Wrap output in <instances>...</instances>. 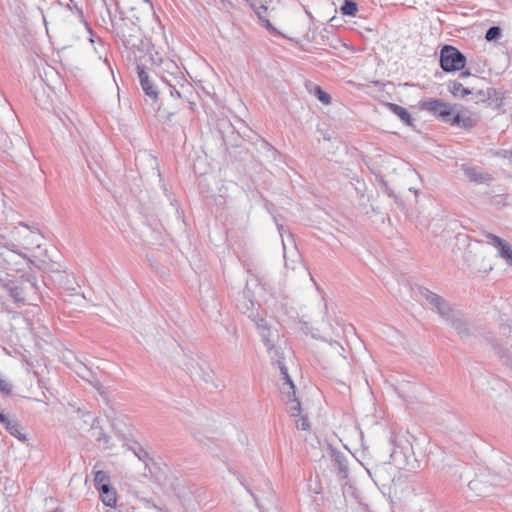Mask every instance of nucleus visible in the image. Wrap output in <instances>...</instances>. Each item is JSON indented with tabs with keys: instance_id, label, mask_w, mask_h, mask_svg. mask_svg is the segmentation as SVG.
Masks as SVG:
<instances>
[{
	"instance_id": "obj_21",
	"label": "nucleus",
	"mask_w": 512,
	"mask_h": 512,
	"mask_svg": "<svg viewBox=\"0 0 512 512\" xmlns=\"http://www.w3.org/2000/svg\"><path fill=\"white\" fill-rule=\"evenodd\" d=\"M486 238L488 244L498 248L499 256L503 253L505 249L509 247V245L503 239L492 233H488L486 235Z\"/></svg>"
},
{
	"instance_id": "obj_17",
	"label": "nucleus",
	"mask_w": 512,
	"mask_h": 512,
	"mask_svg": "<svg viewBox=\"0 0 512 512\" xmlns=\"http://www.w3.org/2000/svg\"><path fill=\"white\" fill-rule=\"evenodd\" d=\"M448 90L454 97L465 98L466 96L474 93V87H464L461 82L451 81L448 84Z\"/></svg>"
},
{
	"instance_id": "obj_46",
	"label": "nucleus",
	"mask_w": 512,
	"mask_h": 512,
	"mask_svg": "<svg viewBox=\"0 0 512 512\" xmlns=\"http://www.w3.org/2000/svg\"><path fill=\"white\" fill-rule=\"evenodd\" d=\"M282 228H283V226H282V225H278V229H279V231H281V230H282Z\"/></svg>"
},
{
	"instance_id": "obj_36",
	"label": "nucleus",
	"mask_w": 512,
	"mask_h": 512,
	"mask_svg": "<svg viewBox=\"0 0 512 512\" xmlns=\"http://www.w3.org/2000/svg\"><path fill=\"white\" fill-rule=\"evenodd\" d=\"M94 50L99 55V58L101 59L103 56V53L105 52V47L100 38H98V46L94 45Z\"/></svg>"
},
{
	"instance_id": "obj_43",
	"label": "nucleus",
	"mask_w": 512,
	"mask_h": 512,
	"mask_svg": "<svg viewBox=\"0 0 512 512\" xmlns=\"http://www.w3.org/2000/svg\"><path fill=\"white\" fill-rule=\"evenodd\" d=\"M90 42L94 45L95 44V39L93 38V35H91L90 37Z\"/></svg>"
},
{
	"instance_id": "obj_19",
	"label": "nucleus",
	"mask_w": 512,
	"mask_h": 512,
	"mask_svg": "<svg viewBox=\"0 0 512 512\" xmlns=\"http://www.w3.org/2000/svg\"><path fill=\"white\" fill-rule=\"evenodd\" d=\"M176 80L175 83H172L170 90V95L175 98L182 97V90L184 88L190 87V83L185 79L184 76L174 77Z\"/></svg>"
},
{
	"instance_id": "obj_12",
	"label": "nucleus",
	"mask_w": 512,
	"mask_h": 512,
	"mask_svg": "<svg viewBox=\"0 0 512 512\" xmlns=\"http://www.w3.org/2000/svg\"><path fill=\"white\" fill-rule=\"evenodd\" d=\"M329 455L333 465L337 468V473L341 479L348 477V460L344 453L336 448L329 447Z\"/></svg>"
},
{
	"instance_id": "obj_2",
	"label": "nucleus",
	"mask_w": 512,
	"mask_h": 512,
	"mask_svg": "<svg viewBox=\"0 0 512 512\" xmlns=\"http://www.w3.org/2000/svg\"><path fill=\"white\" fill-rule=\"evenodd\" d=\"M267 350L269 352L272 363L277 364L282 375L283 382L280 386V391L283 396V400L286 403L287 411L291 417L300 416L302 411L301 403L296 397L295 385L291 380V377L288 374V369L283 362V354L274 344L272 345V349L267 348Z\"/></svg>"
},
{
	"instance_id": "obj_42",
	"label": "nucleus",
	"mask_w": 512,
	"mask_h": 512,
	"mask_svg": "<svg viewBox=\"0 0 512 512\" xmlns=\"http://www.w3.org/2000/svg\"><path fill=\"white\" fill-rule=\"evenodd\" d=\"M158 112H159V116H160V117H164L162 113H164V112H165V110H162V108H161V107H159V108H158Z\"/></svg>"
},
{
	"instance_id": "obj_23",
	"label": "nucleus",
	"mask_w": 512,
	"mask_h": 512,
	"mask_svg": "<svg viewBox=\"0 0 512 512\" xmlns=\"http://www.w3.org/2000/svg\"><path fill=\"white\" fill-rule=\"evenodd\" d=\"M464 174L471 182L482 183L487 180L485 175L473 167L464 168Z\"/></svg>"
},
{
	"instance_id": "obj_40",
	"label": "nucleus",
	"mask_w": 512,
	"mask_h": 512,
	"mask_svg": "<svg viewBox=\"0 0 512 512\" xmlns=\"http://www.w3.org/2000/svg\"><path fill=\"white\" fill-rule=\"evenodd\" d=\"M469 75H470V73H469V72H461L460 77H461V78H465V77H467V76H469Z\"/></svg>"
},
{
	"instance_id": "obj_34",
	"label": "nucleus",
	"mask_w": 512,
	"mask_h": 512,
	"mask_svg": "<svg viewBox=\"0 0 512 512\" xmlns=\"http://www.w3.org/2000/svg\"><path fill=\"white\" fill-rule=\"evenodd\" d=\"M296 427L300 430L307 431L310 428V423L305 416H301V418L297 421Z\"/></svg>"
},
{
	"instance_id": "obj_3",
	"label": "nucleus",
	"mask_w": 512,
	"mask_h": 512,
	"mask_svg": "<svg viewBox=\"0 0 512 512\" xmlns=\"http://www.w3.org/2000/svg\"><path fill=\"white\" fill-rule=\"evenodd\" d=\"M419 107L421 110L429 112L432 116L447 124H450L455 109L463 108L462 105L450 104L442 99L435 98L420 101Z\"/></svg>"
},
{
	"instance_id": "obj_8",
	"label": "nucleus",
	"mask_w": 512,
	"mask_h": 512,
	"mask_svg": "<svg viewBox=\"0 0 512 512\" xmlns=\"http://www.w3.org/2000/svg\"><path fill=\"white\" fill-rule=\"evenodd\" d=\"M137 64V74L138 78L141 84V87L145 94L149 96L154 102L158 99V91L152 81L149 79V76L147 72L145 71V66L143 64H140V62Z\"/></svg>"
},
{
	"instance_id": "obj_7",
	"label": "nucleus",
	"mask_w": 512,
	"mask_h": 512,
	"mask_svg": "<svg viewBox=\"0 0 512 512\" xmlns=\"http://www.w3.org/2000/svg\"><path fill=\"white\" fill-rule=\"evenodd\" d=\"M470 95L475 103L488 102L490 105H494L495 107H500L503 101V94L493 87H488L486 89H476L474 87V93H471Z\"/></svg>"
},
{
	"instance_id": "obj_14",
	"label": "nucleus",
	"mask_w": 512,
	"mask_h": 512,
	"mask_svg": "<svg viewBox=\"0 0 512 512\" xmlns=\"http://www.w3.org/2000/svg\"><path fill=\"white\" fill-rule=\"evenodd\" d=\"M444 321L451 325L459 335L468 336L470 334L469 328L459 312L453 311Z\"/></svg>"
},
{
	"instance_id": "obj_28",
	"label": "nucleus",
	"mask_w": 512,
	"mask_h": 512,
	"mask_svg": "<svg viewBox=\"0 0 512 512\" xmlns=\"http://www.w3.org/2000/svg\"><path fill=\"white\" fill-rule=\"evenodd\" d=\"M116 436L124 442L123 446L125 447H128L129 444H133V441H136L130 428L127 429V432H123L118 429L116 431Z\"/></svg>"
},
{
	"instance_id": "obj_4",
	"label": "nucleus",
	"mask_w": 512,
	"mask_h": 512,
	"mask_svg": "<svg viewBox=\"0 0 512 512\" xmlns=\"http://www.w3.org/2000/svg\"><path fill=\"white\" fill-rule=\"evenodd\" d=\"M466 65V57L457 48L445 45L440 51V66L445 72L462 70Z\"/></svg>"
},
{
	"instance_id": "obj_35",
	"label": "nucleus",
	"mask_w": 512,
	"mask_h": 512,
	"mask_svg": "<svg viewBox=\"0 0 512 512\" xmlns=\"http://www.w3.org/2000/svg\"><path fill=\"white\" fill-rule=\"evenodd\" d=\"M500 257L505 259L509 266H512V249L510 246L503 251Z\"/></svg>"
},
{
	"instance_id": "obj_41",
	"label": "nucleus",
	"mask_w": 512,
	"mask_h": 512,
	"mask_svg": "<svg viewBox=\"0 0 512 512\" xmlns=\"http://www.w3.org/2000/svg\"><path fill=\"white\" fill-rule=\"evenodd\" d=\"M12 296L16 299V301H21L22 300V299L18 298V294L14 293V291H12Z\"/></svg>"
},
{
	"instance_id": "obj_6",
	"label": "nucleus",
	"mask_w": 512,
	"mask_h": 512,
	"mask_svg": "<svg viewBox=\"0 0 512 512\" xmlns=\"http://www.w3.org/2000/svg\"><path fill=\"white\" fill-rule=\"evenodd\" d=\"M502 330L504 334L508 331L509 335L504 342L497 341L493 343V348L501 361L505 365L512 367V329L510 326H505Z\"/></svg>"
},
{
	"instance_id": "obj_44",
	"label": "nucleus",
	"mask_w": 512,
	"mask_h": 512,
	"mask_svg": "<svg viewBox=\"0 0 512 512\" xmlns=\"http://www.w3.org/2000/svg\"><path fill=\"white\" fill-rule=\"evenodd\" d=\"M174 114V112H168L167 113V119L169 120L170 119V116H172Z\"/></svg>"
},
{
	"instance_id": "obj_20",
	"label": "nucleus",
	"mask_w": 512,
	"mask_h": 512,
	"mask_svg": "<svg viewBox=\"0 0 512 512\" xmlns=\"http://www.w3.org/2000/svg\"><path fill=\"white\" fill-rule=\"evenodd\" d=\"M160 67L162 68L163 75H165V74H166V76L174 75V77L184 76L183 73L181 72L179 66L177 65V63L168 58H165L163 63H161Z\"/></svg>"
},
{
	"instance_id": "obj_13",
	"label": "nucleus",
	"mask_w": 512,
	"mask_h": 512,
	"mask_svg": "<svg viewBox=\"0 0 512 512\" xmlns=\"http://www.w3.org/2000/svg\"><path fill=\"white\" fill-rule=\"evenodd\" d=\"M14 234L23 239L21 247L25 250L30 249L32 246L39 247L40 234L37 231L30 230L28 226L23 225V230H17Z\"/></svg>"
},
{
	"instance_id": "obj_38",
	"label": "nucleus",
	"mask_w": 512,
	"mask_h": 512,
	"mask_svg": "<svg viewBox=\"0 0 512 512\" xmlns=\"http://www.w3.org/2000/svg\"><path fill=\"white\" fill-rule=\"evenodd\" d=\"M162 81L169 87L171 88V85L172 83H175V79H174V75H170V76H166V75H162Z\"/></svg>"
},
{
	"instance_id": "obj_37",
	"label": "nucleus",
	"mask_w": 512,
	"mask_h": 512,
	"mask_svg": "<svg viewBox=\"0 0 512 512\" xmlns=\"http://www.w3.org/2000/svg\"><path fill=\"white\" fill-rule=\"evenodd\" d=\"M95 488L98 490V492L101 496L103 493L108 492L113 487L111 486L110 483H106V484H102V485H96Z\"/></svg>"
},
{
	"instance_id": "obj_5",
	"label": "nucleus",
	"mask_w": 512,
	"mask_h": 512,
	"mask_svg": "<svg viewBox=\"0 0 512 512\" xmlns=\"http://www.w3.org/2000/svg\"><path fill=\"white\" fill-rule=\"evenodd\" d=\"M419 292L420 295L429 303L431 308L435 310L443 320H445L454 311L444 298L429 289L420 288Z\"/></svg>"
},
{
	"instance_id": "obj_10",
	"label": "nucleus",
	"mask_w": 512,
	"mask_h": 512,
	"mask_svg": "<svg viewBox=\"0 0 512 512\" xmlns=\"http://www.w3.org/2000/svg\"><path fill=\"white\" fill-rule=\"evenodd\" d=\"M0 423L5 427L10 435L19 441L25 443L28 440L26 434L22 432V426L16 419H12L4 413L3 415H0Z\"/></svg>"
},
{
	"instance_id": "obj_16",
	"label": "nucleus",
	"mask_w": 512,
	"mask_h": 512,
	"mask_svg": "<svg viewBox=\"0 0 512 512\" xmlns=\"http://www.w3.org/2000/svg\"><path fill=\"white\" fill-rule=\"evenodd\" d=\"M250 6L258 16L259 20L265 25V27L270 31H274L275 28L272 26L271 22L266 18L268 7L260 2H252Z\"/></svg>"
},
{
	"instance_id": "obj_39",
	"label": "nucleus",
	"mask_w": 512,
	"mask_h": 512,
	"mask_svg": "<svg viewBox=\"0 0 512 512\" xmlns=\"http://www.w3.org/2000/svg\"><path fill=\"white\" fill-rule=\"evenodd\" d=\"M378 181H379V183L381 184V186L384 188V191H385L389 196H391V195H392V191L389 189L387 182L383 179V177H382V176L378 178Z\"/></svg>"
},
{
	"instance_id": "obj_25",
	"label": "nucleus",
	"mask_w": 512,
	"mask_h": 512,
	"mask_svg": "<svg viewBox=\"0 0 512 512\" xmlns=\"http://www.w3.org/2000/svg\"><path fill=\"white\" fill-rule=\"evenodd\" d=\"M340 10L343 15L353 17L358 11L357 3L353 0H345Z\"/></svg>"
},
{
	"instance_id": "obj_45",
	"label": "nucleus",
	"mask_w": 512,
	"mask_h": 512,
	"mask_svg": "<svg viewBox=\"0 0 512 512\" xmlns=\"http://www.w3.org/2000/svg\"><path fill=\"white\" fill-rule=\"evenodd\" d=\"M410 191H413L415 194H417V193H418V191H417V190H414L413 188H410Z\"/></svg>"
},
{
	"instance_id": "obj_33",
	"label": "nucleus",
	"mask_w": 512,
	"mask_h": 512,
	"mask_svg": "<svg viewBox=\"0 0 512 512\" xmlns=\"http://www.w3.org/2000/svg\"><path fill=\"white\" fill-rule=\"evenodd\" d=\"M293 254H294V256H295V259H293V260L291 261V264H289L288 259H287V255H286V253H285V252H284V259H285V265H286L287 267H290L291 269H293V270H294V269L296 268V264H297V263H300V258H301V256H300V254H299L297 251H295Z\"/></svg>"
},
{
	"instance_id": "obj_24",
	"label": "nucleus",
	"mask_w": 512,
	"mask_h": 512,
	"mask_svg": "<svg viewBox=\"0 0 512 512\" xmlns=\"http://www.w3.org/2000/svg\"><path fill=\"white\" fill-rule=\"evenodd\" d=\"M146 56H148L149 62L151 63L152 66H161V63H163V61L165 60L163 55L158 50H155L154 45L152 43Z\"/></svg>"
},
{
	"instance_id": "obj_30",
	"label": "nucleus",
	"mask_w": 512,
	"mask_h": 512,
	"mask_svg": "<svg viewBox=\"0 0 512 512\" xmlns=\"http://www.w3.org/2000/svg\"><path fill=\"white\" fill-rule=\"evenodd\" d=\"M110 483V478L106 472L99 470L95 472L94 486Z\"/></svg>"
},
{
	"instance_id": "obj_9",
	"label": "nucleus",
	"mask_w": 512,
	"mask_h": 512,
	"mask_svg": "<svg viewBox=\"0 0 512 512\" xmlns=\"http://www.w3.org/2000/svg\"><path fill=\"white\" fill-rule=\"evenodd\" d=\"M99 423V419L94 417L90 426L91 437H93L94 440L103 447V449H111L113 447L111 437L104 431Z\"/></svg>"
},
{
	"instance_id": "obj_47",
	"label": "nucleus",
	"mask_w": 512,
	"mask_h": 512,
	"mask_svg": "<svg viewBox=\"0 0 512 512\" xmlns=\"http://www.w3.org/2000/svg\"><path fill=\"white\" fill-rule=\"evenodd\" d=\"M3 414H4V412L2 410H0V415H3Z\"/></svg>"
},
{
	"instance_id": "obj_32",
	"label": "nucleus",
	"mask_w": 512,
	"mask_h": 512,
	"mask_svg": "<svg viewBox=\"0 0 512 512\" xmlns=\"http://www.w3.org/2000/svg\"><path fill=\"white\" fill-rule=\"evenodd\" d=\"M0 392L7 396L10 395L12 384L8 380L0 378Z\"/></svg>"
},
{
	"instance_id": "obj_27",
	"label": "nucleus",
	"mask_w": 512,
	"mask_h": 512,
	"mask_svg": "<svg viewBox=\"0 0 512 512\" xmlns=\"http://www.w3.org/2000/svg\"><path fill=\"white\" fill-rule=\"evenodd\" d=\"M88 374L89 377L85 376L84 374H82L81 376L83 379L87 380L93 386V388H95L98 391L100 395H106L105 387L102 385L100 380L96 378L90 371H88Z\"/></svg>"
},
{
	"instance_id": "obj_22",
	"label": "nucleus",
	"mask_w": 512,
	"mask_h": 512,
	"mask_svg": "<svg viewBox=\"0 0 512 512\" xmlns=\"http://www.w3.org/2000/svg\"><path fill=\"white\" fill-rule=\"evenodd\" d=\"M258 328L261 330V337H262V340L264 342V345L266 348H271L272 349V345L274 344L273 341L270 339V336H271V331L270 329L267 327L266 325V321L264 319H260V321L258 322Z\"/></svg>"
},
{
	"instance_id": "obj_18",
	"label": "nucleus",
	"mask_w": 512,
	"mask_h": 512,
	"mask_svg": "<svg viewBox=\"0 0 512 512\" xmlns=\"http://www.w3.org/2000/svg\"><path fill=\"white\" fill-rule=\"evenodd\" d=\"M127 449L133 452V454L142 461L146 467L149 466V462L153 461L149 456V453L137 441H133V444H129Z\"/></svg>"
},
{
	"instance_id": "obj_31",
	"label": "nucleus",
	"mask_w": 512,
	"mask_h": 512,
	"mask_svg": "<svg viewBox=\"0 0 512 512\" xmlns=\"http://www.w3.org/2000/svg\"><path fill=\"white\" fill-rule=\"evenodd\" d=\"M315 95L318 98V100L323 104L329 105L331 103V96L325 91H323L319 86H316L315 88Z\"/></svg>"
},
{
	"instance_id": "obj_26",
	"label": "nucleus",
	"mask_w": 512,
	"mask_h": 512,
	"mask_svg": "<svg viewBox=\"0 0 512 512\" xmlns=\"http://www.w3.org/2000/svg\"><path fill=\"white\" fill-rule=\"evenodd\" d=\"M101 501L107 507H115L117 504V493L114 488L100 496Z\"/></svg>"
},
{
	"instance_id": "obj_1",
	"label": "nucleus",
	"mask_w": 512,
	"mask_h": 512,
	"mask_svg": "<svg viewBox=\"0 0 512 512\" xmlns=\"http://www.w3.org/2000/svg\"><path fill=\"white\" fill-rule=\"evenodd\" d=\"M113 31L117 40L122 43L129 60L138 63L146 57L151 42L133 20L120 18L113 23Z\"/></svg>"
},
{
	"instance_id": "obj_29",
	"label": "nucleus",
	"mask_w": 512,
	"mask_h": 512,
	"mask_svg": "<svg viewBox=\"0 0 512 512\" xmlns=\"http://www.w3.org/2000/svg\"><path fill=\"white\" fill-rule=\"evenodd\" d=\"M501 36V29L498 26H492L490 27L485 34V39L487 41H494L499 39Z\"/></svg>"
},
{
	"instance_id": "obj_11",
	"label": "nucleus",
	"mask_w": 512,
	"mask_h": 512,
	"mask_svg": "<svg viewBox=\"0 0 512 512\" xmlns=\"http://www.w3.org/2000/svg\"><path fill=\"white\" fill-rule=\"evenodd\" d=\"M479 121V117L475 114H470L467 116H463L461 114V111L456 108L455 112L453 114V117L451 118L450 125L456 126L465 130H470L474 128Z\"/></svg>"
},
{
	"instance_id": "obj_15",
	"label": "nucleus",
	"mask_w": 512,
	"mask_h": 512,
	"mask_svg": "<svg viewBox=\"0 0 512 512\" xmlns=\"http://www.w3.org/2000/svg\"><path fill=\"white\" fill-rule=\"evenodd\" d=\"M388 109L407 126H413V118L409 111L398 104L395 103H387Z\"/></svg>"
}]
</instances>
